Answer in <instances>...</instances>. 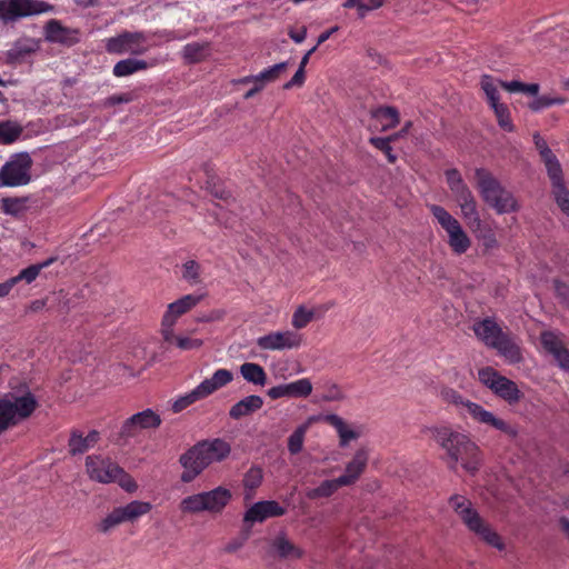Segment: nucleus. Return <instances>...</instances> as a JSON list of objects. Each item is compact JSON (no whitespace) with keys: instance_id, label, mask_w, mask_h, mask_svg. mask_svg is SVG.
Wrapping results in <instances>:
<instances>
[{"instance_id":"obj_1","label":"nucleus","mask_w":569,"mask_h":569,"mask_svg":"<svg viewBox=\"0 0 569 569\" xmlns=\"http://www.w3.org/2000/svg\"><path fill=\"white\" fill-rule=\"evenodd\" d=\"M426 431L446 451L450 468L461 466L470 473L479 469L482 461L481 450L468 433L448 426L430 427Z\"/></svg>"},{"instance_id":"obj_2","label":"nucleus","mask_w":569,"mask_h":569,"mask_svg":"<svg viewBox=\"0 0 569 569\" xmlns=\"http://www.w3.org/2000/svg\"><path fill=\"white\" fill-rule=\"evenodd\" d=\"M440 397L443 401L453 405L461 416H469L473 421L491 427L511 439L518 436V428L516 426L485 409L481 405L465 399L455 389H441Z\"/></svg>"},{"instance_id":"obj_3","label":"nucleus","mask_w":569,"mask_h":569,"mask_svg":"<svg viewBox=\"0 0 569 569\" xmlns=\"http://www.w3.org/2000/svg\"><path fill=\"white\" fill-rule=\"evenodd\" d=\"M476 187L482 200L498 214L517 212L520 204L516 197L485 168L475 170Z\"/></svg>"},{"instance_id":"obj_4","label":"nucleus","mask_w":569,"mask_h":569,"mask_svg":"<svg viewBox=\"0 0 569 569\" xmlns=\"http://www.w3.org/2000/svg\"><path fill=\"white\" fill-rule=\"evenodd\" d=\"M449 503L467 528L481 541L499 551L505 550L506 545L500 535L480 517L467 498L453 496Z\"/></svg>"},{"instance_id":"obj_5","label":"nucleus","mask_w":569,"mask_h":569,"mask_svg":"<svg viewBox=\"0 0 569 569\" xmlns=\"http://www.w3.org/2000/svg\"><path fill=\"white\" fill-rule=\"evenodd\" d=\"M38 406L34 395L27 388L0 397V433L32 415Z\"/></svg>"},{"instance_id":"obj_6","label":"nucleus","mask_w":569,"mask_h":569,"mask_svg":"<svg viewBox=\"0 0 569 569\" xmlns=\"http://www.w3.org/2000/svg\"><path fill=\"white\" fill-rule=\"evenodd\" d=\"M429 210L436 222L445 230L447 243L456 254L466 253L471 247V239L460 221L446 208L430 204Z\"/></svg>"},{"instance_id":"obj_7","label":"nucleus","mask_w":569,"mask_h":569,"mask_svg":"<svg viewBox=\"0 0 569 569\" xmlns=\"http://www.w3.org/2000/svg\"><path fill=\"white\" fill-rule=\"evenodd\" d=\"M478 378L495 396L509 405L518 403L523 397V393L515 381L500 375L490 367L481 368L478 371Z\"/></svg>"},{"instance_id":"obj_8","label":"nucleus","mask_w":569,"mask_h":569,"mask_svg":"<svg viewBox=\"0 0 569 569\" xmlns=\"http://www.w3.org/2000/svg\"><path fill=\"white\" fill-rule=\"evenodd\" d=\"M151 509L152 505L149 501L132 500L127 505L112 509L98 523V529L101 532H108L124 522L133 523L140 518L147 516Z\"/></svg>"},{"instance_id":"obj_9","label":"nucleus","mask_w":569,"mask_h":569,"mask_svg":"<svg viewBox=\"0 0 569 569\" xmlns=\"http://www.w3.org/2000/svg\"><path fill=\"white\" fill-rule=\"evenodd\" d=\"M32 160L28 153L12 156L1 168L0 178L3 187H20L30 182Z\"/></svg>"},{"instance_id":"obj_10","label":"nucleus","mask_w":569,"mask_h":569,"mask_svg":"<svg viewBox=\"0 0 569 569\" xmlns=\"http://www.w3.org/2000/svg\"><path fill=\"white\" fill-rule=\"evenodd\" d=\"M303 335L292 330H276L260 336L256 343L264 351L296 350L303 345Z\"/></svg>"},{"instance_id":"obj_11","label":"nucleus","mask_w":569,"mask_h":569,"mask_svg":"<svg viewBox=\"0 0 569 569\" xmlns=\"http://www.w3.org/2000/svg\"><path fill=\"white\" fill-rule=\"evenodd\" d=\"M149 49L148 39L142 32H123L106 39V50L114 54H142Z\"/></svg>"},{"instance_id":"obj_12","label":"nucleus","mask_w":569,"mask_h":569,"mask_svg":"<svg viewBox=\"0 0 569 569\" xmlns=\"http://www.w3.org/2000/svg\"><path fill=\"white\" fill-rule=\"evenodd\" d=\"M50 10L52 7L40 0H0V18L4 21H13Z\"/></svg>"},{"instance_id":"obj_13","label":"nucleus","mask_w":569,"mask_h":569,"mask_svg":"<svg viewBox=\"0 0 569 569\" xmlns=\"http://www.w3.org/2000/svg\"><path fill=\"white\" fill-rule=\"evenodd\" d=\"M202 298L203 295L189 293L169 303L161 319L160 333L173 331L179 318L192 310Z\"/></svg>"},{"instance_id":"obj_14","label":"nucleus","mask_w":569,"mask_h":569,"mask_svg":"<svg viewBox=\"0 0 569 569\" xmlns=\"http://www.w3.org/2000/svg\"><path fill=\"white\" fill-rule=\"evenodd\" d=\"M86 471L91 480L111 483L121 473V468L107 457L90 455L86 458Z\"/></svg>"},{"instance_id":"obj_15","label":"nucleus","mask_w":569,"mask_h":569,"mask_svg":"<svg viewBox=\"0 0 569 569\" xmlns=\"http://www.w3.org/2000/svg\"><path fill=\"white\" fill-rule=\"evenodd\" d=\"M161 417L152 409H146L129 417L121 427V435L136 437L143 430L157 429L160 427Z\"/></svg>"},{"instance_id":"obj_16","label":"nucleus","mask_w":569,"mask_h":569,"mask_svg":"<svg viewBox=\"0 0 569 569\" xmlns=\"http://www.w3.org/2000/svg\"><path fill=\"white\" fill-rule=\"evenodd\" d=\"M540 340L545 351L553 357L562 370L569 372V350L565 347L562 336L556 331H543Z\"/></svg>"},{"instance_id":"obj_17","label":"nucleus","mask_w":569,"mask_h":569,"mask_svg":"<svg viewBox=\"0 0 569 569\" xmlns=\"http://www.w3.org/2000/svg\"><path fill=\"white\" fill-rule=\"evenodd\" d=\"M286 513V509L274 500H262L251 505L243 516L246 523L262 522L269 518L280 517Z\"/></svg>"},{"instance_id":"obj_18","label":"nucleus","mask_w":569,"mask_h":569,"mask_svg":"<svg viewBox=\"0 0 569 569\" xmlns=\"http://www.w3.org/2000/svg\"><path fill=\"white\" fill-rule=\"evenodd\" d=\"M312 383L308 378H301L289 383L278 385L267 391L271 399L307 398L312 392Z\"/></svg>"},{"instance_id":"obj_19","label":"nucleus","mask_w":569,"mask_h":569,"mask_svg":"<svg viewBox=\"0 0 569 569\" xmlns=\"http://www.w3.org/2000/svg\"><path fill=\"white\" fill-rule=\"evenodd\" d=\"M369 459V451L359 448L352 459L346 465L345 473L339 477L345 487L353 485L363 473Z\"/></svg>"},{"instance_id":"obj_20","label":"nucleus","mask_w":569,"mask_h":569,"mask_svg":"<svg viewBox=\"0 0 569 569\" xmlns=\"http://www.w3.org/2000/svg\"><path fill=\"white\" fill-rule=\"evenodd\" d=\"M180 463L183 467L181 473V481L183 482H191L208 467L196 446L180 457Z\"/></svg>"},{"instance_id":"obj_21","label":"nucleus","mask_w":569,"mask_h":569,"mask_svg":"<svg viewBox=\"0 0 569 569\" xmlns=\"http://www.w3.org/2000/svg\"><path fill=\"white\" fill-rule=\"evenodd\" d=\"M196 447L203 457L207 466L226 459L231 451L229 443L221 439L204 441Z\"/></svg>"},{"instance_id":"obj_22","label":"nucleus","mask_w":569,"mask_h":569,"mask_svg":"<svg viewBox=\"0 0 569 569\" xmlns=\"http://www.w3.org/2000/svg\"><path fill=\"white\" fill-rule=\"evenodd\" d=\"M325 421L337 431L340 447H347L351 441L357 440L361 436L359 427L348 423L338 415H328L325 417Z\"/></svg>"},{"instance_id":"obj_23","label":"nucleus","mask_w":569,"mask_h":569,"mask_svg":"<svg viewBox=\"0 0 569 569\" xmlns=\"http://www.w3.org/2000/svg\"><path fill=\"white\" fill-rule=\"evenodd\" d=\"M196 330H189L183 333H176V330L170 333L161 335L163 341L170 346H174L181 351L198 350L203 346V340L193 336Z\"/></svg>"},{"instance_id":"obj_24","label":"nucleus","mask_w":569,"mask_h":569,"mask_svg":"<svg viewBox=\"0 0 569 569\" xmlns=\"http://www.w3.org/2000/svg\"><path fill=\"white\" fill-rule=\"evenodd\" d=\"M445 178L456 203L475 196L457 169L446 170Z\"/></svg>"},{"instance_id":"obj_25","label":"nucleus","mask_w":569,"mask_h":569,"mask_svg":"<svg viewBox=\"0 0 569 569\" xmlns=\"http://www.w3.org/2000/svg\"><path fill=\"white\" fill-rule=\"evenodd\" d=\"M445 178L456 203L475 196L457 169L446 170Z\"/></svg>"},{"instance_id":"obj_26","label":"nucleus","mask_w":569,"mask_h":569,"mask_svg":"<svg viewBox=\"0 0 569 569\" xmlns=\"http://www.w3.org/2000/svg\"><path fill=\"white\" fill-rule=\"evenodd\" d=\"M46 39L62 44H73L79 40V32L63 27L57 20H50L46 26Z\"/></svg>"},{"instance_id":"obj_27","label":"nucleus","mask_w":569,"mask_h":569,"mask_svg":"<svg viewBox=\"0 0 569 569\" xmlns=\"http://www.w3.org/2000/svg\"><path fill=\"white\" fill-rule=\"evenodd\" d=\"M234 379L233 372L220 368L217 369L209 378H206L199 383V387L201 388L203 395L206 398L213 395L218 390L224 388L229 383H231Z\"/></svg>"},{"instance_id":"obj_28","label":"nucleus","mask_w":569,"mask_h":569,"mask_svg":"<svg viewBox=\"0 0 569 569\" xmlns=\"http://www.w3.org/2000/svg\"><path fill=\"white\" fill-rule=\"evenodd\" d=\"M39 49V42L31 38L19 39L8 51L7 60L11 64L23 62L30 54Z\"/></svg>"},{"instance_id":"obj_29","label":"nucleus","mask_w":569,"mask_h":569,"mask_svg":"<svg viewBox=\"0 0 569 569\" xmlns=\"http://www.w3.org/2000/svg\"><path fill=\"white\" fill-rule=\"evenodd\" d=\"M99 432L96 430L84 435L81 431H73L69 440V451L72 455H79L92 449L99 441Z\"/></svg>"},{"instance_id":"obj_30","label":"nucleus","mask_w":569,"mask_h":569,"mask_svg":"<svg viewBox=\"0 0 569 569\" xmlns=\"http://www.w3.org/2000/svg\"><path fill=\"white\" fill-rule=\"evenodd\" d=\"M263 406V399L260 396L250 395L236 402L229 410L230 418L238 420L247 417Z\"/></svg>"},{"instance_id":"obj_31","label":"nucleus","mask_w":569,"mask_h":569,"mask_svg":"<svg viewBox=\"0 0 569 569\" xmlns=\"http://www.w3.org/2000/svg\"><path fill=\"white\" fill-rule=\"evenodd\" d=\"M473 331L477 338L489 347L496 345L505 335L498 325L490 319H485L475 323Z\"/></svg>"},{"instance_id":"obj_32","label":"nucleus","mask_w":569,"mask_h":569,"mask_svg":"<svg viewBox=\"0 0 569 569\" xmlns=\"http://www.w3.org/2000/svg\"><path fill=\"white\" fill-rule=\"evenodd\" d=\"M271 551L287 559H299L303 556L302 549L292 543L283 532H280L273 538Z\"/></svg>"},{"instance_id":"obj_33","label":"nucleus","mask_w":569,"mask_h":569,"mask_svg":"<svg viewBox=\"0 0 569 569\" xmlns=\"http://www.w3.org/2000/svg\"><path fill=\"white\" fill-rule=\"evenodd\" d=\"M492 348L505 358L508 363H518L522 360V353L519 345L509 336L503 335Z\"/></svg>"},{"instance_id":"obj_34","label":"nucleus","mask_w":569,"mask_h":569,"mask_svg":"<svg viewBox=\"0 0 569 569\" xmlns=\"http://www.w3.org/2000/svg\"><path fill=\"white\" fill-rule=\"evenodd\" d=\"M206 508L208 512H220L230 501L231 492L227 488L218 487L213 490L203 492Z\"/></svg>"},{"instance_id":"obj_35","label":"nucleus","mask_w":569,"mask_h":569,"mask_svg":"<svg viewBox=\"0 0 569 569\" xmlns=\"http://www.w3.org/2000/svg\"><path fill=\"white\" fill-rule=\"evenodd\" d=\"M552 183V193L555 200L563 213L569 216V191L566 189L562 181V170H557V173H548Z\"/></svg>"},{"instance_id":"obj_36","label":"nucleus","mask_w":569,"mask_h":569,"mask_svg":"<svg viewBox=\"0 0 569 569\" xmlns=\"http://www.w3.org/2000/svg\"><path fill=\"white\" fill-rule=\"evenodd\" d=\"M457 207L460 209L462 219L466 221L468 228L480 224L481 217L479 212V206L476 197H470L457 202Z\"/></svg>"},{"instance_id":"obj_37","label":"nucleus","mask_w":569,"mask_h":569,"mask_svg":"<svg viewBox=\"0 0 569 569\" xmlns=\"http://www.w3.org/2000/svg\"><path fill=\"white\" fill-rule=\"evenodd\" d=\"M533 141L546 166L547 172L552 173L555 176L557 173V170L561 169V166L557 157L553 154L545 139L540 137L539 133L533 134Z\"/></svg>"},{"instance_id":"obj_38","label":"nucleus","mask_w":569,"mask_h":569,"mask_svg":"<svg viewBox=\"0 0 569 569\" xmlns=\"http://www.w3.org/2000/svg\"><path fill=\"white\" fill-rule=\"evenodd\" d=\"M371 114L376 121L375 128L382 131L395 128L399 123V113L391 107L376 109Z\"/></svg>"},{"instance_id":"obj_39","label":"nucleus","mask_w":569,"mask_h":569,"mask_svg":"<svg viewBox=\"0 0 569 569\" xmlns=\"http://www.w3.org/2000/svg\"><path fill=\"white\" fill-rule=\"evenodd\" d=\"M242 378L256 386L263 387L267 383V373L264 369L256 362H244L239 368Z\"/></svg>"},{"instance_id":"obj_40","label":"nucleus","mask_w":569,"mask_h":569,"mask_svg":"<svg viewBox=\"0 0 569 569\" xmlns=\"http://www.w3.org/2000/svg\"><path fill=\"white\" fill-rule=\"evenodd\" d=\"M470 230L485 249L492 250L498 248L499 242L493 229L483 221H480L479 227L473 226Z\"/></svg>"},{"instance_id":"obj_41","label":"nucleus","mask_w":569,"mask_h":569,"mask_svg":"<svg viewBox=\"0 0 569 569\" xmlns=\"http://www.w3.org/2000/svg\"><path fill=\"white\" fill-rule=\"evenodd\" d=\"M206 399V396L203 395L201 388L196 386L192 390L178 396L171 403V410L174 413H179L182 410L187 409L191 405Z\"/></svg>"},{"instance_id":"obj_42","label":"nucleus","mask_w":569,"mask_h":569,"mask_svg":"<svg viewBox=\"0 0 569 569\" xmlns=\"http://www.w3.org/2000/svg\"><path fill=\"white\" fill-rule=\"evenodd\" d=\"M340 487H345L340 482L339 477L336 479L323 480L319 486L310 488L306 491V497L315 500L320 498H328L332 496Z\"/></svg>"},{"instance_id":"obj_43","label":"nucleus","mask_w":569,"mask_h":569,"mask_svg":"<svg viewBox=\"0 0 569 569\" xmlns=\"http://www.w3.org/2000/svg\"><path fill=\"white\" fill-rule=\"evenodd\" d=\"M287 68V62L277 63L268 69H264L257 76L244 77L239 80V83L254 82L264 86L267 82L274 81L279 74Z\"/></svg>"},{"instance_id":"obj_44","label":"nucleus","mask_w":569,"mask_h":569,"mask_svg":"<svg viewBox=\"0 0 569 569\" xmlns=\"http://www.w3.org/2000/svg\"><path fill=\"white\" fill-rule=\"evenodd\" d=\"M209 54L208 42H192L188 43L182 49V57L189 63H194L203 60Z\"/></svg>"},{"instance_id":"obj_45","label":"nucleus","mask_w":569,"mask_h":569,"mask_svg":"<svg viewBox=\"0 0 569 569\" xmlns=\"http://www.w3.org/2000/svg\"><path fill=\"white\" fill-rule=\"evenodd\" d=\"M179 509L182 513L190 515L207 511L203 492L184 497L179 503Z\"/></svg>"},{"instance_id":"obj_46","label":"nucleus","mask_w":569,"mask_h":569,"mask_svg":"<svg viewBox=\"0 0 569 569\" xmlns=\"http://www.w3.org/2000/svg\"><path fill=\"white\" fill-rule=\"evenodd\" d=\"M263 478L262 470L258 467L250 468L243 478L244 499L251 500L256 489L261 485Z\"/></svg>"},{"instance_id":"obj_47","label":"nucleus","mask_w":569,"mask_h":569,"mask_svg":"<svg viewBox=\"0 0 569 569\" xmlns=\"http://www.w3.org/2000/svg\"><path fill=\"white\" fill-rule=\"evenodd\" d=\"M501 82L502 81H500L491 76H488V74H485L481 77L480 87H481L482 91L485 92L490 107L500 102L499 101V88L501 87Z\"/></svg>"},{"instance_id":"obj_48","label":"nucleus","mask_w":569,"mask_h":569,"mask_svg":"<svg viewBox=\"0 0 569 569\" xmlns=\"http://www.w3.org/2000/svg\"><path fill=\"white\" fill-rule=\"evenodd\" d=\"M146 68L147 63L143 60L124 59L114 64L113 74L116 77H127Z\"/></svg>"},{"instance_id":"obj_49","label":"nucleus","mask_w":569,"mask_h":569,"mask_svg":"<svg viewBox=\"0 0 569 569\" xmlns=\"http://www.w3.org/2000/svg\"><path fill=\"white\" fill-rule=\"evenodd\" d=\"M315 316L313 309L302 305L297 307L291 319L292 330L299 332V330L306 328L315 319Z\"/></svg>"},{"instance_id":"obj_50","label":"nucleus","mask_w":569,"mask_h":569,"mask_svg":"<svg viewBox=\"0 0 569 569\" xmlns=\"http://www.w3.org/2000/svg\"><path fill=\"white\" fill-rule=\"evenodd\" d=\"M56 258H49L46 261L37 264L29 266L28 268L21 270L17 276H14L16 282L24 281L26 283L33 282L42 269L49 267L53 263Z\"/></svg>"},{"instance_id":"obj_51","label":"nucleus","mask_w":569,"mask_h":569,"mask_svg":"<svg viewBox=\"0 0 569 569\" xmlns=\"http://www.w3.org/2000/svg\"><path fill=\"white\" fill-rule=\"evenodd\" d=\"M182 279L191 286L201 283V266L194 260H188L182 264Z\"/></svg>"},{"instance_id":"obj_52","label":"nucleus","mask_w":569,"mask_h":569,"mask_svg":"<svg viewBox=\"0 0 569 569\" xmlns=\"http://www.w3.org/2000/svg\"><path fill=\"white\" fill-rule=\"evenodd\" d=\"M501 88L507 90L508 92L515 93V92H521L530 96H537L539 92V84L538 83H523L518 80L512 81H505L501 82Z\"/></svg>"},{"instance_id":"obj_53","label":"nucleus","mask_w":569,"mask_h":569,"mask_svg":"<svg viewBox=\"0 0 569 569\" xmlns=\"http://www.w3.org/2000/svg\"><path fill=\"white\" fill-rule=\"evenodd\" d=\"M22 129L19 124L14 122H1L0 123V142L1 143H11L16 141L21 134Z\"/></svg>"},{"instance_id":"obj_54","label":"nucleus","mask_w":569,"mask_h":569,"mask_svg":"<svg viewBox=\"0 0 569 569\" xmlns=\"http://www.w3.org/2000/svg\"><path fill=\"white\" fill-rule=\"evenodd\" d=\"M496 117H497V121H498V124L506 131H512L513 130V124H512V121H511V118H510V112H509V109L506 104L499 102L495 106H491Z\"/></svg>"},{"instance_id":"obj_55","label":"nucleus","mask_w":569,"mask_h":569,"mask_svg":"<svg viewBox=\"0 0 569 569\" xmlns=\"http://www.w3.org/2000/svg\"><path fill=\"white\" fill-rule=\"evenodd\" d=\"M566 98L562 97L541 96L531 101L529 103V108L535 112H539L542 109L549 108L555 104H563L566 103Z\"/></svg>"},{"instance_id":"obj_56","label":"nucleus","mask_w":569,"mask_h":569,"mask_svg":"<svg viewBox=\"0 0 569 569\" xmlns=\"http://www.w3.org/2000/svg\"><path fill=\"white\" fill-rule=\"evenodd\" d=\"M0 208L7 214L17 216L24 209V200L19 198H3L0 201Z\"/></svg>"},{"instance_id":"obj_57","label":"nucleus","mask_w":569,"mask_h":569,"mask_svg":"<svg viewBox=\"0 0 569 569\" xmlns=\"http://www.w3.org/2000/svg\"><path fill=\"white\" fill-rule=\"evenodd\" d=\"M307 431L306 426H301L297 428L292 435L289 437L288 440V449L291 453H298L301 451L303 441H305V435Z\"/></svg>"},{"instance_id":"obj_58","label":"nucleus","mask_w":569,"mask_h":569,"mask_svg":"<svg viewBox=\"0 0 569 569\" xmlns=\"http://www.w3.org/2000/svg\"><path fill=\"white\" fill-rule=\"evenodd\" d=\"M397 136H392V137H389V138H371L370 139V142L378 149H380L381 151H383L386 153V156L388 157V160L390 162H395L396 161V156L392 153V150H391V147H390V142L392 140L396 139Z\"/></svg>"},{"instance_id":"obj_59","label":"nucleus","mask_w":569,"mask_h":569,"mask_svg":"<svg viewBox=\"0 0 569 569\" xmlns=\"http://www.w3.org/2000/svg\"><path fill=\"white\" fill-rule=\"evenodd\" d=\"M114 482H118V485L127 492H134L138 489L133 478L126 473L122 468L121 473H119Z\"/></svg>"},{"instance_id":"obj_60","label":"nucleus","mask_w":569,"mask_h":569,"mask_svg":"<svg viewBox=\"0 0 569 569\" xmlns=\"http://www.w3.org/2000/svg\"><path fill=\"white\" fill-rule=\"evenodd\" d=\"M305 68L301 64L299 66V69L292 77V79L286 84V88H290L293 86H301L305 81Z\"/></svg>"},{"instance_id":"obj_61","label":"nucleus","mask_w":569,"mask_h":569,"mask_svg":"<svg viewBox=\"0 0 569 569\" xmlns=\"http://www.w3.org/2000/svg\"><path fill=\"white\" fill-rule=\"evenodd\" d=\"M345 8H357L359 16L365 17L366 16V7L363 0H347L343 3Z\"/></svg>"},{"instance_id":"obj_62","label":"nucleus","mask_w":569,"mask_h":569,"mask_svg":"<svg viewBox=\"0 0 569 569\" xmlns=\"http://www.w3.org/2000/svg\"><path fill=\"white\" fill-rule=\"evenodd\" d=\"M16 284H17V282L13 277L8 279L4 282H1L0 283V298L7 297Z\"/></svg>"},{"instance_id":"obj_63","label":"nucleus","mask_w":569,"mask_h":569,"mask_svg":"<svg viewBox=\"0 0 569 569\" xmlns=\"http://www.w3.org/2000/svg\"><path fill=\"white\" fill-rule=\"evenodd\" d=\"M289 36L296 43H301L307 37V29L303 27L299 31L290 30Z\"/></svg>"},{"instance_id":"obj_64","label":"nucleus","mask_w":569,"mask_h":569,"mask_svg":"<svg viewBox=\"0 0 569 569\" xmlns=\"http://www.w3.org/2000/svg\"><path fill=\"white\" fill-rule=\"evenodd\" d=\"M338 31V27H332L331 29L322 32L319 37H318V40H317V46L319 47L320 44H322L323 42H326L335 32Z\"/></svg>"}]
</instances>
